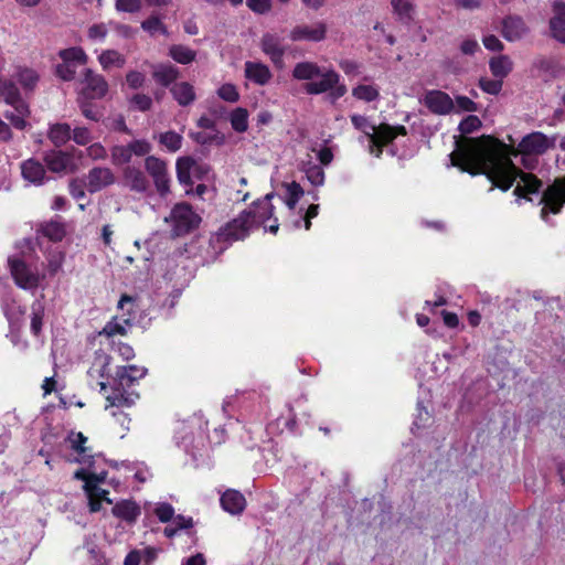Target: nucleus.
<instances>
[{"instance_id": "nucleus-1", "label": "nucleus", "mask_w": 565, "mask_h": 565, "mask_svg": "<svg viewBox=\"0 0 565 565\" xmlns=\"http://www.w3.org/2000/svg\"><path fill=\"white\" fill-rule=\"evenodd\" d=\"M555 142V137L550 138L535 131L523 137L515 149L490 136H483L480 139H465L450 157L454 166L472 175L486 174L492 182V188L497 186L502 191H508L519 178L514 194L526 198L527 194L540 191L542 181L534 174L518 169L511 156L543 154L554 148Z\"/></svg>"}, {"instance_id": "nucleus-2", "label": "nucleus", "mask_w": 565, "mask_h": 565, "mask_svg": "<svg viewBox=\"0 0 565 565\" xmlns=\"http://www.w3.org/2000/svg\"><path fill=\"white\" fill-rule=\"evenodd\" d=\"M147 369L137 365L120 366L116 371L115 386L110 395L106 397L108 407L131 406L139 395L136 392H128L138 380L147 374Z\"/></svg>"}, {"instance_id": "nucleus-3", "label": "nucleus", "mask_w": 565, "mask_h": 565, "mask_svg": "<svg viewBox=\"0 0 565 565\" xmlns=\"http://www.w3.org/2000/svg\"><path fill=\"white\" fill-rule=\"evenodd\" d=\"M351 121L353 126L362 130L369 138L370 152L375 157H380L382 153V145L390 142L394 139L393 127L386 124H382L379 127L369 122V120L361 115H352Z\"/></svg>"}, {"instance_id": "nucleus-4", "label": "nucleus", "mask_w": 565, "mask_h": 565, "mask_svg": "<svg viewBox=\"0 0 565 565\" xmlns=\"http://www.w3.org/2000/svg\"><path fill=\"white\" fill-rule=\"evenodd\" d=\"M318 77H320L319 81H311L305 85L307 94L319 95L328 92V97L331 103H335L347 94V86L340 83V75L335 71H321V74Z\"/></svg>"}, {"instance_id": "nucleus-5", "label": "nucleus", "mask_w": 565, "mask_h": 565, "mask_svg": "<svg viewBox=\"0 0 565 565\" xmlns=\"http://www.w3.org/2000/svg\"><path fill=\"white\" fill-rule=\"evenodd\" d=\"M164 222L172 224L174 236H182L195 230L201 222V217L188 203H179L173 206L170 215L164 217Z\"/></svg>"}, {"instance_id": "nucleus-6", "label": "nucleus", "mask_w": 565, "mask_h": 565, "mask_svg": "<svg viewBox=\"0 0 565 565\" xmlns=\"http://www.w3.org/2000/svg\"><path fill=\"white\" fill-rule=\"evenodd\" d=\"M540 204H543L541 217L547 221L548 213L558 214L565 204V175L557 178L543 192Z\"/></svg>"}, {"instance_id": "nucleus-7", "label": "nucleus", "mask_w": 565, "mask_h": 565, "mask_svg": "<svg viewBox=\"0 0 565 565\" xmlns=\"http://www.w3.org/2000/svg\"><path fill=\"white\" fill-rule=\"evenodd\" d=\"M259 47L262 52L268 56L275 67L278 70L284 68V56L287 52V45L284 43V38L274 32H266L259 40Z\"/></svg>"}, {"instance_id": "nucleus-8", "label": "nucleus", "mask_w": 565, "mask_h": 565, "mask_svg": "<svg viewBox=\"0 0 565 565\" xmlns=\"http://www.w3.org/2000/svg\"><path fill=\"white\" fill-rule=\"evenodd\" d=\"M253 228V220L248 213L243 211L236 218L228 222L224 227L217 232V239L220 242H234L245 238L249 231Z\"/></svg>"}, {"instance_id": "nucleus-9", "label": "nucleus", "mask_w": 565, "mask_h": 565, "mask_svg": "<svg viewBox=\"0 0 565 565\" xmlns=\"http://www.w3.org/2000/svg\"><path fill=\"white\" fill-rule=\"evenodd\" d=\"M8 263L17 286L25 290L38 288L41 277L24 260L20 258H9Z\"/></svg>"}, {"instance_id": "nucleus-10", "label": "nucleus", "mask_w": 565, "mask_h": 565, "mask_svg": "<svg viewBox=\"0 0 565 565\" xmlns=\"http://www.w3.org/2000/svg\"><path fill=\"white\" fill-rule=\"evenodd\" d=\"M145 169L152 178L158 193L166 196L170 192V178L166 161L154 156H148L145 160Z\"/></svg>"}, {"instance_id": "nucleus-11", "label": "nucleus", "mask_w": 565, "mask_h": 565, "mask_svg": "<svg viewBox=\"0 0 565 565\" xmlns=\"http://www.w3.org/2000/svg\"><path fill=\"white\" fill-rule=\"evenodd\" d=\"M327 24L322 21H317L311 24H297L289 32V39L292 42H321L327 38Z\"/></svg>"}, {"instance_id": "nucleus-12", "label": "nucleus", "mask_w": 565, "mask_h": 565, "mask_svg": "<svg viewBox=\"0 0 565 565\" xmlns=\"http://www.w3.org/2000/svg\"><path fill=\"white\" fill-rule=\"evenodd\" d=\"M83 84L84 87L78 97L99 99L103 98L108 92V83L106 79L90 68H86L84 71Z\"/></svg>"}, {"instance_id": "nucleus-13", "label": "nucleus", "mask_w": 565, "mask_h": 565, "mask_svg": "<svg viewBox=\"0 0 565 565\" xmlns=\"http://www.w3.org/2000/svg\"><path fill=\"white\" fill-rule=\"evenodd\" d=\"M88 192L96 193L116 182L115 173L107 167H94L85 175Z\"/></svg>"}, {"instance_id": "nucleus-14", "label": "nucleus", "mask_w": 565, "mask_h": 565, "mask_svg": "<svg viewBox=\"0 0 565 565\" xmlns=\"http://www.w3.org/2000/svg\"><path fill=\"white\" fill-rule=\"evenodd\" d=\"M424 105L436 115H447L455 108L451 97L441 90L431 89L424 96Z\"/></svg>"}, {"instance_id": "nucleus-15", "label": "nucleus", "mask_w": 565, "mask_h": 565, "mask_svg": "<svg viewBox=\"0 0 565 565\" xmlns=\"http://www.w3.org/2000/svg\"><path fill=\"white\" fill-rule=\"evenodd\" d=\"M21 174L25 181L34 185H42L50 179L46 175L44 166L33 158L24 160L21 163Z\"/></svg>"}, {"instance_id": "nucleus-16", "label": "nucleus", "mask_w": 565, "mask_h": 565, "mask_svg": "<svg viewBox=\"0 0 565 565\" xmlns=\"http://www.w3.org/2000/svg\"><path fill=\"white\" fill-rule=\"evenodd\" d=\"M122 183L132 192L145 193L149 189L146 174L138 168L127 166L122 171Z\"/></svg>"}, {"instance_id": "nucleus-17", "label": "nucleus", "mask_w": 565, "mask_h": 565, "mask_svg": "<svg viewBox=\"0 0 565 565\" xmlns=\"http://www.w3.org/2000/svg\"><path fill=\"white\" fill-rule=\"evenodd\" d=\"M529 32V28L522 18L510 15L502 21V36L510 42L521 40Z\"/></svg>"}, {"instance_id": "nucleus-18", "label": "nucleus", "mask_w": 565, "mask_h": 565, "mask_svg": "<svg viewBox=\"0 0 565 565\" xmlns=\"http://www.w3.org/2000/svg\"><path fill=\"white\" fill-rule=\"evenodd\" d=\"M274 193H268L263 200L257 201L253 209L245 211L253 220V227L264 224L267 220L273 217L274 206L270 203Z\"/></svg>"}, {"instance_id": "nucleus-19", "label": "nucleus", "mask_w": 565, "mask_h": 565, "mask_svg": "<svg viewBox=\"0 0 565 565\" xmlns=\"http://www.w3.org/2000/svg\"><path fill=\"white\" fill-rule=\"evenodd\" d=\"M179 76V68L170 63H160L152 66L153 79L163 87H169Z\"/></svg>"}, {"instance_id": "nucleus-20", "label": "nucleus", "mask_w": 565, "mask_h": 565, "mask_svg": "<svg viewBox=\"0 0 565 565\" xmlns=\"http://www.w3.org/2000/svg\"><path fill=\"white\" fill-rule=\"evenodd\" d=\"M43 160L49 170L56 173L66 171L73 163V158L71 154L57 150L45 152Z\"/></svg>"}, {"instance_id": "nucleus-21", "label": "nucleus", "mask_w": 565, "mask_h": 565, "mask_svg": "<svg viewBox=\"0 0 565 565\" xmlns=\"http://www.w3.org/2000/svg\"><path fill=\"white\" fill-rule=\"evenodd\" d=\"M245 76L257 85H266L273 77L269 67L260 62H246Z\"/></svg>"}, {"instance_id": "nucleus-22", "label": "nucleus", "mask_w": 565, "mask_h": 565, "mask_svg": "<svg viewBox=\"0 0 565 565\" xmlns=\"http://www.w3.org/2000/svg\"><path fill=\"white\" fill-rule=\"evenodd\" d=\"M551 32L554 39L565 44V3H554V17L550 21Z\"/></svg>"}, {"instance_id": "nucleus-23", "label": "nucleus", "mask_w": 565, "mask_h": 565, "mask_svg": "<svg viewBox=\"0 0 565 565\" xmlns=\"http://www.w3.org/2000/svg\"><path fill=\"white\" fill-rule=\"evenodd\" d=\"M221 505L231 514H239L245 509L246 500L241 492L226 490L221 497Z\"/></svg>"}, {"instance_id": "nucleus-24", "label": "nucleus", "mask_w": 565, "mask_h": 565, "mask_svg": "<svg viewBox=\"0 0 565 565\" xmlns=\"http://www.w3.org/2000/svg\"><path fill=\"white\" fill-rule=\"evenodd\" d=\"M12 107L13 109H8L3 113L4 118L8 119L15 129H25L28 127L25 119L30 116L29 105L22 103Z\"/></svg>"}, {"instance_id": "nucleus-25", "label": "nucleus", "mask_w": 565, "mask_h": 565, "mask_svg": "<svg viewBox=\"0 0 565 565\" xmlns=\"http://www.w3.org/2000/svg\"><path fill=\"white\" fill-rule=\"evenodd\" d=\"M170 92L177 103L183 107L191 105L196 98L193 85L188 82L175 83Z\"/></svg>"}, {"instance_id": "nucleus-26", "label": "nucleus", "mask_w": 565, "mask_h": 565, "mask_svg": "<svg viewBox=\"0 0 565 565\" xmlns=\"http://www.w3.org/2000/svg\"><path fill=\"white\" fill-rule=\"evenodd\" d=\"M113 514L129 523L135 522L140 514V508L129 500L117 502L111 510Z\"/></svg>"}, {"instance_id": "nucleus-27", "label": "nucleus", "mask_w": 565, "mask_h": 565, "mask_svg": "<svg viewBox=\"0 0 565 565\" xmlns=\"http://www.w3.org/2000/svg\"><path fill=\"white\" fill-rule=\"evenodd\" d=\"M0 100H3L10 106L25 103L21 98L18 86L12 81L8 79H0Z\"/></svg>"}, {"instance_id": "nucleus-28", "label": "nucleus", "mask_w": 565, "mask_h": 565, "mask_svg": "<svg viewBox=\"0 0 565 565\" xmlns=\"http://www.w3.org/2000/svg\"><path fill=\"white\" fill-rule=\"evenodd\" d=\"M321 68L313 62H299L292 70V77L298 81H312L321 74Z\"/></svg>"}, {"instance_id": "nucleus-29", "label": "nucleus", "mask_w": 565, "mask_h": 565, "mask_svg": "<svg viewBox=\"0 0 565 565\" xmlns=\"http://www.w3.org/2000/svg\"><path fill=\"white\" fill-rule=\"evenodd\" d=\"M168 55L179 64H190L196 58V51L183 44H173L169 47Z\"/></svg>"}, {"instance_id": "nucleus-30", "label": "nucleus", "mask_w": 565, "mask_h": 565, "mask_svg": "<svg viewBox=\"0 0 565 565\" xmlns=\"http://www.w3.org/2000/svg\"><path fill=\"white\" fill-rule=\"evenodd\" d=\"M40 232L52 242H61L66 234L64 223L58 220L42 223Z\"/></svg>"}, {"instance_id": "nucleus-31", "label": "nucleus", "mask_w": 565, "mask_h": 565, "mask_svg": "<svg viewBox=\"0 0 565 565\" xmlns=\"http://www.w3.org/2000/svg\"><path fill=\"white\" fill-rule=\"evenodd\" d=\"M489 67L494 77L502 79L510 74L513 63L508 55H499L490 60Z\"/></svg>"}, {"instance_id": "nucleus-32", "label": "nucleus", "mask_w": 565, "mask_h": 565, "mask_svg": "<svg viewBox=\"0 0 565 565\" xmlns=\"http://www.w3.org/2000/svg\"><path fill=\"white\" fill-rule=\"evenodd\" d=\"M196 167V162L189 157L180 158L177 161V177L180 183L182 184H191V173L192 170Z\"/></svg>"}, {"instance_id": "nucleus-33", "label": "nucleus", "mask_w": 565, "mask_h": 565, "mask_svg": "<svg viewBox=\"0 0 565 565\" xmlns=\"http://www.w3.org/2000/svg\"><path fill=\"white\" fill-rule=\"evenodd\" d=\"M13 77L26 90H33L39 81L36 72L28 67H18Z\"/></svg>"}, {"instance_id": "nucleus-34", "label": "nucleus", "mask_w": 565, "mask_h": 565, "mask_svg": "<svg viewBox=\"0 0 565 565\" xmlns=\"http://www.w3.org/2000/svg\"><path fill=\"white\" fill-rule=\"evenodd\" d=\"M50 140L56 146H63L71 139V126L68 124H55L49 131Z\"/></svg>"}, {"instance_id": "nucleus-35", "label": "nucleus", "mask_w": 565, "mask_h": 565, "mask_svg": "<svg viewBox=\"0 0 565 565\" xmlns=\"http://www.w3.org/2000/svg\"><path fill=\"white\" fill-rule=\"evenodd\" d=\"M32 315H31V331L34 335H39L43 326V317L45 307L41 300H35L32 303Z\"/></svg>"}, {"instance_id": "nucleus-36", "label": "nucleus", "mask_w": 565, "mask_h": 565, "mask_svg": "<svg viewBox=\"0 0 565 565\" xmlns=\"http://www.w3.org/2000/svg\"><path fill=\"white\" fill-rule=\"evenodd\" d=\"M230 121L232 128L237 132H245L248 128V111L245 108L237 107L231 113Z\"/></svg>"}, {"instance_id": "nucleus-37", "label": "nucleus", "mask_w": 565, "mask_h": 565, "mask_svg": "<svg viewBox=\"0 0 565 565\" xmlns=\"http://www.w3.org/2000/svg\"><path fill=\"white\" fill-rule=\"evenodd\" d=\"M182 140V136L172 130L162 132L158 136L159 143L171 152H175L181 148Z\"/></svg>"}, {"instance_id": "nucleus-38", "label": "nucleus", "mask_w": 565, "mask_h": 565, "mask_svg": "<svg viewBox=\"0 0 565 565\" xmlns=\"http://www.w3.org/2000/svg\"><path fill=\"white\" fill-rule=\"evenodd\" d=\"M60 57L63 60V62L66 63H78L81 65H84L87 63V55L83 51V49L74 46L70 49H65L60 51L58 53Z\"/></svg>"}, {"instance_id": "nucleus-39", "label": "nucleus", "mask_w": 565, "mask_h": 565, "mask_svg": "<svg viewBox=\"0 0 565 565\" xmlns=\"http://www.w3.org/2000/svg\"><path fill=\"white\" fill-rule=\"evenodd\" d=\"M110 157H111V162L115 166H122V164L129 163L132 158L130 148H129V143L114 146L110 149Z\"/></svg>"}, {"instance_id": "nucleus-40", "label": "nucleus", "mask_w": 565, "mask_h": 565, "mask_svg": "<svg viewBox=\"0 0 565 565\" xmlns=\"http://www.w3.org/2000/svg\"><path fill=\"white\" fill-rule=\"evenodd\" d=\"M141 28L150 35H154L156 33L168 35L167 26L162 23L161 19L156 14H151L148 19L143 20L141 22Z\"/></svg>"}, {"instance_id": "nucleus-41", "label": "nucleus", "mask_w": 565, "mask_h": 565, "mask_svg": "<svg viewBox=\"0 0 565 565\" xmlns=\"http://www.w3.org/2000/svg\"><path fill=\"white\" fill-rule=\"evenodd\" d=\"M99 63L102 64L103 68L107 70L113 65H116L118 67H122L125 64L124 56L115 51V50H106L99 55Z\"/></svg>"}, {"instance_id": "nucleus-42", "label": "nucleus", "mask_w": 565, "mask_h": 565, "mask_svg": "<svg viewBox=\"0 0 565 565\" xmlns=\"http://www.w3.org/2000/svg\"><path fill=\"white\" fill-rule=\"evenodd\" d=\"M352 95L360 100L373 102L380 97V92L372 85H359L352 89Z\"/></svg>"}, {"instance_id": "nucleus-43", "label": "nucleus", "mask_w": 565, "mask_h": 565, "mask_svg": "<svg viewBox=\"0 0 565 565\" xmlns=\"http://www.w3.org/2000/svg\"><path fill=\"white\" fill-rule=\"evenodd\" d=\"M67 440L71 444V448L75 450L77 454L83 455V458L81 459V462H86V454L88 451V448L85 447V443L87 441V438L82 433H74L72 431Z\"/></svg>"}, {"instance_id": "nucleus-44", "label": "nucleus", "mask_w": 565, "mask_h": 565, "mask_svg": "<svg viewBox=\"0 0 565 565\" xmlns=\"http://www.w3.org/2000/svg\"><path fill=\"white\" fill-rule=\"evenodd\" d=\"M303 171L306 173L307 179L312 185L319 186L323 184L324 171L320 166L308 163L305 167Z\"/></svg>"}, {"instance_id": "nucleus-45", "label": "nucleus", "mask_w": 565, "mask_h": 565, "mask_svg": "<svg viewBox=\"0 0 565 565\" xmlns=\"http://www.w3.org/2000/svg\"><path fill=\"white\" fill-rule=\"evenodd\" d=\"M393 10L401 19H412L414 4L408 0H392Z\"/></svg>"}, {"instance_id": "nucleus-46", "label": "nucleus", "mask_w": 565, "mask_h": 565, "mask_svg": "<svg viewBox=\"0 0 565 565\" xmlns=\"http://www.w3.org/2000/svg\"><path fill=\"white\" fill-rule=\"evenodd\" d=\"M288 198L286 204L290 210H294L300 196L303 194V190L297 182H291L286 185Z\"/></svg>"}, {"instance_id": "nucleus-47", "label": "nucleus", "mask_w": 565, "mask_h": 565, "mask_svg": "<svg viewBox=\"0 0 565 565\" xmlns=\"http://www.w3.org/2000/svg\"><path fill=\"white\" fill-rule=\"evenodd\" d=\"M217 95L225 102L236 103L239 99V93L235 85L231 83L223 84L217 89Z\"/></svg>"}, {"instance_id": "nucleus-48", "label": "nucleus", "mask_w": 565, "mask_h": 565, "mask_svg": "<svg viewBox=\"0 0 565 565\" xmlns=\"http://www.w3.org/2000/svg\"><path fill=\"white\" fill-rule=\"evenodd\" d=\"M77 103L81 108L82 114L89 120L98 121L102 117V114L94 109V107L89 104V98L77 97Z\"/></svg>"}, {"instance_id": "nucleus-49", "label": "nucleus", "mask_w": 565, "mask_h": 565, "mask_svg": "<svg viewBox=\"0 0 565 565\" xmlns=\"http://www.w3.org/2000/svg\"><path fill=\"white\" fill-rule=\"evenodd\" d=\"M131 156L143 157L148 154L152 147L146 139H136L129 142Z\"/></svg>"}, {"instance_id": "nucleus-50", "label": "nucleus", "mask_w": 565, "mask_h": 565, "mask_svg": "<svg viewBox=\"0 0 565 565\" xmlns=\"http://www.w3.org/2000/svg\"><path fill=\"white\" fill-rule=\"evenodd\" d=\"M64 259L65 256L61 252L52 253L49 256L46 268L51 276L56 275L61 270Z\"/></svg>"}, {"instance_id": "nucleus-51", "label": "nucleus", "mask_w": 565, "mask_h": 565, "mask_svg": "<svg viewBox=\"0 0 565 565\" xmlns=\"http://www.w3.org/2000/svg\"><path fill=\"white\" fill-rule=\"evenodd\" d=\"M116 10L119 12L136 13L141 10V0H116Z\"/></svg>"}, {"instance_id": "nucleus-52", "label": "nucleus", "mask_w": 565, "mask_h": 565, "mask_svg": "<svg viewBox=\"0 0 565 565\" xmlns=\"http://www.w3.org/2000/svg\"><path fill=\"white\" fill-rule=\"evenodd\" d=\"M85 189H87L86 179L85 180L72 179L70 181L68 190H70L71 195L75 200H82L86 196Z\"/></svg>"}, {"instance_id": "nucleus-53", "label": "nucleus", "mask_w": 565, "mask_h": 565, "mask_svg": "<svg viewBox=\"0 0 565 565\" xmlns=\"http://www.w3.org/2000/svg\"><path fill=\"white\" fill-rule=\"evenodd\" d=\"M246 6L257 14H266L273 8L271 0H246Z\"/></svg>"}, {"instance_id": "nucleus-54", "label": "nucleus", "mask_w": 565, "mask_h": 565, "mask_svg": "<svg viewBox=\"0 0 565 565\" xmlns=\"http://www.w3.org/2000/svg\"><path fill=\"white\" fill-rule=\"evenodd\" d=\"M479 86L483 92L491 95H497L502 88V79L480 78Z\"/></svg>"}, {"instance_id": "nucleus-55", "label": "nucleus", "mask_w": 565, "mask_h": 565, "mask_svg": "<svg viewBox=\"0 0 565 565\" xmlns=\"http://www.w3.org/2000/svg\"><path fill=\"white\" fill-rule=\"evenodd\" d=\"M480 127L481 120L475 115H469L459 124V130L461 134H470Z\"/></svg>"}, {"instance_id": "nucleus-56", "label": "nucleus", "mask_w": 565, "mask_h": 565, "mask_svg": "<svg viewBox=\"0 0 565 565\" xmlns=\"http://www.w3.org/2000/svg\"><path fill=\"white\" fill-rule=\"evenodd\" d=\"M154 513L160 522L167 523L173 519L174 509L169 503H160L154 509Z\"/></svg>"}, {"instance_id": "nucleus-57", "label": "nucleus", "mask_w": 565, "mask_h": 565, "mask_svg": "<svg viewBox=\"0 0 565 565\" xmlns=\"http://www.w3.org/2000/svg\"><path fill=\"white\" fill-rule=\"evenodd\" d=\"M127 333V330L125 326L116 320H111L106 323L100 334H105L107 337H114V335H125Z\"/></svg>"}, {"instance_id": "nucleus-58", "label": "nucleus", "mask_w": 565, "mask_h": 565, "mask_svg": "<svg viewBox=\"0 0 565 565\" xmlns=\"http://www.w3.org/2000/svg\"><path fill=\"white\" fill-rule=\"evenodd\" d=\"M56 74L63 81H73L76 75L75 64L63 62L62 64L57 65Z\"/></svg>"}, {"instance_id": "nucleus-59", "label": "nucleus", "mask_w": 565, "mask_h": 565, "mask_svg": "<svg viewBox=\"0 0 565 565\" xmlns=\"http://www.w3.org/2000/svg\"><path fill=\"white\" fill-rule=\"evenodd\" d=\"M130 102L140 111H147L152 107V99L145 94L134 95Z\"/></svg>"}, {"instance_id": "nucleus-60", "label": "nucleus", "mask_w": 565, "mask_h": 565, "mask_svg": "<svg viewBox=\"0 0 565 565\" xmlns=\"http://www.w3.org/2000/svg\"><path fill=\"white\" fill-rule=\"evenodd\" d=\"M73 140L81 146L87 145L90 140V132L85 127H75L73 130Z\"/></svg>"}, {"instance_id": "nucleus-61", "label": "nucleus", "mask_w": 565, "mask_h": 565, "mask_svg": "<svg viewBox=\"0 0 565 565\" xmlns=\"http://www.w3.org/2000/svg\"><path fill=\"white\" fill-rule=\"evenodd\" d=\"M454 103L458 107V109L462 111L478 110V105L467 96H457Z\"/></svg>"}, {"instance_id": "nucleus-62", "label": "nucleus", "mask_w": 565, "mask_h": 565, "mask_svg": "<svg viewBox=\"0 0 565 565\" xmlns=\"http://www.w3.org/2000/svg\"><path fill=\"white\" fill-rule=\"evenodd\" d=\"M142 554H147L149 559L153 556L151 550H145L143 552L140 551H131L125 558V565H139L142 558Z\"/></svg>"}, {"instance_id": "nucleus-63", "label": "nucleus", "mask_w": 565, "mask_h": 565, "mask_svg": "<svg viewBox=\"0 0 565 565\" xmlns=\"http://www.w3.org/2000/svg\"><path fill=\"white\" fill-rule=\"evenodd\" d=\"M85 491L87 493V497H95L97 500L105 501L108 504L113 503L111 499H109V497H108L109 491L102 489L96 484L92 486L90 489H86Z\"/></svg>"}, {"instance_id": "nucleus-64", "label": "nucleus", "mask_w": 565, "mask_h": 565, "mask_svg": "<svg viewBox=\"0 0 565 565\" xmlns=\"http://www.w3.org/2000/svg\"><path fill=\"white\" fill-rule=\"evenodd\" d=\"M126 81H127V84L134 88V89H137L139 87H141L145 83V75L140 72H137V71H130L127 75H126Z\"/></svg>"}]
</instances>
